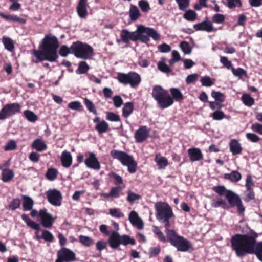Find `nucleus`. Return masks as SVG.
<instances>
[{
	"label": "nucleus",
	"mask_w": 262,
	"mask_h": 262,
	"mask_svg": "<svg viewBox=\"0 0 262 262\" xmlns=\"http://www.w3.org/2000/svg\"><path fill=\"white\" fill-rule=\"evenodd\" d=\"M231 248L237 256L242 257L247 254L255 253L262 262V242L256 244V241L251 235L236 234L231 239Z\"/></svg>",
	"instance_id": "obj_1"
},
{
	"label": "nucleus",
	"mask_w": 262,
	"mask_h": 262,
	"mask_svg": "<svg viewBox=\"0 0 262 262\" xmlns=\"http://www.w3.org/2000/svg\"><path fill=\"white\" fill-rule=\"evenodd\" d=\"M58 47L59 43L57 37L48 35L40 43L39 50H33L32 53L38 59V61L48 60L55 62L58 57L57 53Z\"/></svg>",
	"instance_id": "obj_2"
},
{
	"label": "nucleus",
	"mask_w": 262,
	"mask_h": 262,
	"mask_svg": "<svg viewBox=\"0 0 262 262\" xmlns=\"http://www.w3.org/2000/svg\"><path fill=\"white\" fill-rule=\"evenodd\" d=\"M166 233L169 242L171 245L177 248L178 251L185 252L191 249V242L177 234L173 230L166 229Z\"/></svg>",
	"instance_id": "obj_3"
},
{
	"label": "nucleus",
	"mask_w": 262,
	"mask_h": 262,
	"mask_svg": "<svg viewBox=\"0 0 262 262\" xmlns=\"http://www.w3.org/2000/svg\"><path fill=\"white\" fill-rule=\"evenodd\" d=\"M155 208L157 220L163 223L168 229L170 226L169 220L173 215L171 207L165 202H159L155 204Z\"/></svg>",
	"instance_id": "obj_4"
},
{
	"label": "nucleus",
	"mask_w": 262,
	"mask_h": 262,
	"mask_svg": "<svg viewBox=\"0 0 262 262\" xmlns=\"http://www.w3.org/2000/svg\"><path fill=\"white\" fill-rule=\"evenodd\" d=\"M110 154L114 159L119 161L123 165L127 166L129 172L134 173L136 171L137 163L132 156L117 150H111Z\"/></svg>",
	"instance_id": "obj_5"
},
{
	"label": "nucleus",
	"mask_w": 262,
	"mask_h": 262,
	"mask_svg": "<svg viewBox=\"0 0 262 262\" xmlns=\"http://www.w3.org/2000/svg\"><path fill=\"white\" fill-rule=\"evenodd\" d=\"M108 244L113 249H118L120 245H135V240L126 235H121L117 231H112L108 238Z\"/></svg>",
	"instance_id": "obj_6"
},
{
	"label": "nucleus",
	"mask_w": 262,
	"mask_h": 262,
	"mask_svg": "<svg viewBox=\"0 0 262 262\" xmlns=\"http://www.w3.org/2000/svg\"><path fill=\"white\" fill-rule=\"evenodd\" d=\"M71 49L76 57L83 59H89L93 55V49L90 46L79 41L74 42Z\"/></svg>",
	"instance_id": "obj_7"
},
{
	"label": "nucleus",
	"mask_w": 262,
	"mask_h": 262,
	"mask_svg": "<svg viewBox=\"0 0 262 262\" xmlns=\"http://www.w3.org/2000/svg\"><path fill=\"white\" fill-rule=\"evenodd\" d=\"M117 79L119 82L125 84H129L132 88H135L141 82L140 76L137 73L130 72L127 74L119 73Z\"/></svg>",
	"instance_id": "obj_8"
},
{
	"label": "nucleus",
	"mask_w": 262,
	"mask_h": 262,
	"mask_svg": "<svg viewBox=\"0 0 262 262\" xmlns=\"http://www.w3.org/2000/svg\"><path fill=\"white\" fill-rule=\"evenodd\" d=\"M21 106L18 103L6 104L0 111V120H4L7 117L20 113Z\"/></svg>",
	"instance_id": "obj_9"
},
{
	"label": "nucleus",
	"mask_w": 262,
	"mask_h": 262,
	"mask_svg": "<svg viewBox=\"0 0 262 262\" xmlns=\"http://www.w3.org/2000/svg\"><path fill=\"white\" fill-rule=\"evenodd\" d=\"M225 197L232 206L237 207L238 211L240 214L244 213L245 210V207L242 204L241 199L237 194L229 190L225 194Z\"/></svg>",
	"instance_id": "obj_10"
},
{
	"label": "nucleus",
	"mask_w": 262,
	"mask_h": 262,
	"mask_svg": "<svg viewBox=\"0 0 262 262\" xmlns=\"http://www.w3.org/2000/svg\"><path fill=\"white\" fill-rule=\"evenodd\" d=\"M47 199L49 203L55 206H59L61 204L62 194L56 189L49 190L46 192Z\"/></svg>",
	"instance_id": "obj_11"
},
{
	"label": "nucleus",
	"mask_w": 262,
	"mask_h": 262,
	"mask_svg": "<svg viewBox=\"0 0 262 262\" xmlns=\"http://www.w3.org/2000/svg\"><path fill=\"white\" fill-rule=\"evenodd\" d=\"M39 217L44 227L50 228L52 226L55 219L50 213L48 212L46 209L43 208L39 210Z\"/></svg>",
	"instance_id": "obj_12"
},
{
	"label": "nucleus",
	"mask_w": 262,
	"mask_h": 262,
	"mask_svg": "<svg viewBox=\"0 0 262 262\" xmlns=\"http://www.w3.org/2000/svg\"><path fill=\"white\" fill-rule=\"evenodd\" d=\"M57 257L64 262L73 261L76 259L75 254L70 249L63 248L57 253Z\"/></svg>",
	"instance_id": "obj_13"
},
{
	"label": "nucleus",
	"mask_w": 262,
	"mask_h": 262,
	"mask_svg": "<svg viewBox=\"0 0 262 262\" xmlns=\"http://www.w3.org/2000/svg\"><path fill=\"white\" fill-rule=\"evenodd\" d=\"M193 28L196 31H205L210 32L216 31L217 29L213 26L212 23L210 20H204L201 23L195 24Z\"/></svg>",
	"instance_id": "obj_14"
},
{
	"label": "nucleus",
	"mask_w": 262,
	"mask_h": 262,
	"mask_svg": "<svg viewBox=\"0 0 262 262\" xmlns=\"http://www.w3.org/2000/svg\"><path fill=\"white\" fill-rule=\"evenodd\" d=\"M9 164V162H8V163L0 166V169L2 170V180L5 182L11 181L14 177V172L12 170L7 168Z\"/></svg>",
	"instance_id": "obj_15"
},
{
	"label": "nucleus",
	"mask_w": 262,
	"mask_h": 262,
	"mask_svg": "<svg viewBox=\"0 0 262 262\" xmlns=\"http://www.w3.org/2000/svg\"><path fill=\"white\" fill-rule=\"evenodd\" d=\"M85 164L88 167L95 170L100 168V165L96 155L92 152L89 154V157L85 160Z\"/></svg>",
	"instance_id": "obj_16"
},
{
	"label": "nucleus",
	"mask_w": 262,
	"mask_h": 262,
	"mask_svg": "<svg viewBox=\"0 0 262 262\" xmlns=\"http://www.w3.org/2000/svg\"><path fill=\"white\" fill-rule=\"evenodd\" d=\"M158 107L162 109H164L172 105L173 103L172 98L167 92L164 96L161 97L157 101Z\"/></svg>",
	"instance_id": "obj_17"
},
{
	"label": "nucleus",
	"mask_w": 262,
	"mask_h": 262,
	"mask_svg": "<svg viewBox=\"0 0 262 262\" xmlns=\"http://www.w3.org/2000/svg\"><path fill=\"white\" fill-rule=\"evenodd\" d=\"M128 219L130 223L133 226H136L138 229H142L143 228V222L139 217L138 213L136 211H132L130 212L129 214Z\"/></svg>",
	"instance_id": "obj_18"
},
{
	"label": "nucleus",
	"mask_w": 262,
	"mask_h": 262,
	"mask_svg": "<svg viewBox=\"0 0 262 262\" xmlns=\"http://www.w3.org/2000/svg\"><path fill=\"white\" fill-rule=\"evenodd\" d=\"M121 40L124 42H127L129 40L137 41L138 37L137 36V32H129L126 29H123L120 33Z\"/></svg>",
	"instance_id": "obj_19"
},
{
	"label": "nucleus",
	"mask_w": 262,
	"mask_h": 262,
	"mask_svg": "<svg viewBox=\"0 0 262 262\" xmlns=\"http://www.w3.org/2000/svg\"><path fill=\"white\" fill-rule=\"evenodd\" d=\"M230 152L233 155L240 154L242 151V147L241 143L236 139L231 140L229 144Z\"/></svg>",
	"instance_id": "obj_20"
},
{
	"label": "nucleus",
	"mask_w": 262,
	"mask_h": 262,
	"mask_svg": "<svg viewBox=\"0 0 262 262\" xmlns=\"http://www.w3.org/2000/svg\"><path fill=\"white\" fill-rule=\"evenodd\" d=\"M87 0H79L77 7V12L78 16L81 18H84L88 15L86 8Z\"/></svg>",
	"instance_id": "obj_21"
},
{
	"label": "nucleus",
	"mask_w": 262,
	"mask_h": 262,
	"mask_svg": "<svg viewBox=\"0 0 262 262\" xmlns=\"http://www.w3.org/2000/svg\"><path fill=\"white\" fill-rule=\"evenodd\" d=\"M147 28L143 26H139L136 32H137V36L138 40H140L142 42L147 43L149 41V35L145 33Z\"/></svg>",
	"instance_id": "obj_22"
},
{
	"label": "nucleus",
	"mask_w": 262,
	"mask_h": 262,
	"mask_svg": "<svg viewBox=\"0 0 262 262\" xmlns=\"http://www.w3.org/2000/svg\"><path fill=\"white\" fill-rule=\"evenodd\" d=\"M190 159L192 161H198L203 159V155L201 150L198 148H192L188 150Z\"/></svg>",
	"instance_id": "obj_23"
},
{
	"label": "nucleus",
	"mask_w": 262,
	"mask_h": 262,
	"mask_svg": "<svg viewBox=\"0 0 262 262\" xmlns=\"http://www.w3.org/2000/svg\"><path fill=\"white\" fill-rule=\"evenodd\" d=\"M148 136V131L146 126L140 127L135 134L136 140L138 142L144 141Z\"/></svg>",
	"instance_id": "obj_24"
},
{
	"label": "nucleus",
	"mask_w": 262,
	"mask_h": 262,
	"mask_svg": "<svg viewBox=\"0 0 262 262\" xmlns=\"http://www.w3.org/2000/svg\"><path fill=\"white\" fill-rule=\"evenodd\" d=\"M61 161L63 167L68 168L72 163V157L71 153L67 150L62 152L61 155Z\"/></svg>",
	"instance_id": "obj_25"
},
{
	"label": "nucleus",
	"mask_w": 262,
	"mask_h": 262,
	"mask_svg": "<svg viewBox=\"0 0 262 262\" xmlns=\"http://www.w3.org/2000/svg\"><path fill=\"white\" fill-rule=\"evenodd\" d=\"M168 92L165 90H164L161 86L156 85L154 87L152 92V96L154 99L157 101L159 100L161 97L164 96V95L167 93Z\"/></svg>",
	"instance_id": "obj_26"
},
{
	"label": "nucleus",
	"mask_w": 262,
	"mask_h": 262,
	"mask_svg": "<svg viewBox=\"0 0 262 262\" xmlns=\"http://www.w3.org/2000/svg\"><path fill=\"white\" fill-rule=\"evenodd\" d=\"M32 147L37 151L41 152L47 148V145L42 140L37 139L33 142Z\"/></svg>",
	"instance_id": "obj_27"
},
{
	"label": "nucleus",
	"mask_w": 262,
	"mask_h": 262,
	"mask_svg": "<svg viewBox=\"0 0 262 262\" xmlns=\"http://www.w3.org/2000/svg\"><path fill=\"white\" fill-rule=\"evenodd\" d=\"M129 15L130 19L132 21H136L141 16L139 10L137 6L131 5L129 10Z\"/></svg>",
	"instance_id": "obj_28"
},
{
	"label": "nucleus",
	"mask_w": 262,
	"mask_h": 262,
	"mask_svg": "<svg viewBox=\"0 0 262 262\" xmlns=\"http://www.w3.org/2000/svg\"><path fill=\"white\" fill-rule=\"evenodd\" d=\"M226 179L229 180L232 182H236L241 180L242 178L241 174L237 171H232L230 173H226L224 175Z\"/></svg>",
	"instance_id": "obj_29"
},
{
	"label": "nucleus",
	"mask_w": 262,
	"mask_h": 262,
	"mask_svg": "<svg viewBox=\"0 0 262 262\" xmlns=\"http://www.w3.org/2000/svg\"><path fill=\"white\" fill-rule=\"evenodd\" d=\"M23 208L24 211L31 210L33 206L34 202L33 200L28 196L24 195L23 196Z\"/></svg>",
	"instance_id": "obj_30"
},
{
	"label": "nucleus",
	"mask_w": 262,
	"mask_h": 262,
	"mask_svg": "<svg viewBox=\"0 0 262 262\" xmlns=\"http://www.w3.org/2000/svg\"><path fill=\"white\" fill-rule=\"evenodd\" d=\"M21 217L22 220L26 223L27 226L37 231H39L40 230V227L39 225L32 221L30 218H29L27 216V215L23 214L21 215Z\"/></svg>",
	"instance_id": "obj_31"
},
{
	"label": "nucleus",
	"mask_w": 262,
	"mask_h": 262,
	"mask_svg": "<svg viewBox=\"0 0 262 262\" xmlns=\"http://www.w3.org/2000/svg\"><path fill=\"white\" fill-rule=\"evenodd\" d=\"M95 129L99 134H101L108 131L109 125L106 121H101L96 124Z\"/></svg>",
	"instance_id": "obj_32"
},
{
	"label": "nucleus",
	"mask_w": 262,
	"mask_h": 262,
	"mask_svg": "<svg viewBox=\"0 0 262 262\" xmlns=\"http://www.w3.org/2000/svg\"><path fill=\"white\" fill-rule=\"evenodd\" d=\"M134 110V105L132 102L125 103L122 108V115L125 118H128L132 113Z\"/></svg>",
	"instance_id": "obj_33"
},
{
	"label": "nucleus",
	"mask_w": 262,
	"mask_h": 262,
	"mask_svg": "<svg viewBox=\"0 0 262 262\" xmlns=\"http://www.w3.org/2000/svg\"><path fill=\"white\" fill-rule=\"evenodd\" d=\"M155 160L160 169H164L168 165L167 159L160 155H156Z\"/></svg>",
	"instance_id": "obj_34"
},
{
	"label": "nucleus",
	"mask_w": 262,
	"mask_h": 262,
	"mask_svg": "<svg viewBox=\"0 0 262 262\" xmlns=\"http://www.w3.org/2000/svg\"><path fill=\"white\" fill-rule=\"evenodd\" d=\"M2 42L6 50L9 51H12L14 48L13 41L9 37L3 36Z\"/></svg>",
	"instance_id": "obj_35"
},
{
	"label": "nucleus",
	"mask_w": 262,
	"mask_h": 262,
	"mask_svg": "<svg viewBox=\"0 0 262 262\" xmlns=\"http://www.w3.org/2000/svg\"><path fill=\"white\" fill-rule=\"evenodd\" d=\"M24 115L27 120L30 122H35L38 120L37 116L32 111L27 110L24 112Z\"/></svg>",
	"instance_id": "obj_36"
},
{
	"label": "nucleus",
	"mask_w": 262,
	"mask_h": 262,
	"mask_svg": "<svg viewBox=\"0 0 262 262\" xmlns=\"http://www.w3.org/2000/svg\"><path fill=\"white\" fill-rule=\"evenodd\" d=\"M196 13L192 10H186L183 15V17L189 21H194L196 19Z\"/></svg>",
	"instance_id": "obj_37"
},
{
	"label": "nucleus",
	"mask_w": 262,
	"mask_h": 262,
	"mask_svg": "<svg viewBox=\"0 0 262 262\" xmlns=\"http://www.w3.org/2000/svg\"><path fill=\"white\" fill-rule=\"evenodd\" d=\"M79 240L82 245L86 247H89L94 244V241L88 236L80 235Z\"/></svg>",
	"instance_id": "obj_38"
},
{
	"label": "nucleus",
	"mask_w": 262,
	"mask_h": 262,
	"mask_svg": "<svg viewBox=\"0 0 262 262\" xmlns=\"http://www.w3.org/2000/svg\"><path fill=\"white\" fill-rule=\"evenodd\" d=\"M141 198L139 194L135 193L130 190L127 191L126 200L131 204L134 203L136 201L140 200Z\"/></svg>",
	"instance_id": "obj_39"
},
{
	"label": "nucleus",
	"mask_w": 262,
	"mask_h": 262,
	"mask_svg": "<svg viewBox=\"0 0 262 262\" xmlns=\"http://www.w3.org/2000/svg\"><path fill=\"white\" fill-rule=\"evenodd\" d=\"M242 100L244 104L248 106H251L254 102V99L247 94H243L242 96Z\"/></svg>",
	"instance_id": "obj_40"
},
{
	"label": "nucleus",
	"mask_w": 262,
	"mask_h": 262,
	"mask_svg": "<svg viewBox=\"0 0 262 262\" xmlns=\"http://www.w3.org/2000/svg\"><path fill=\"white\" fill-rule=\"evenodd\" d=\"M145 33L149 35V37H151L155 40H158L160 39L159 34L153 28H147Z\"/></svg>",
	"instance_id": "obj_41"
},
{
	"label": "nucleus",
	"mask_w": 262,
	"mask_h": 262,
	"mask_svg": "<svg viewBox=\"0 0 262 262\" xmlns=\"http://www.w3.org/2000/svg\"><path fill=\"white\" fill-rule=\"evenodd\" d=\"M57 176V171L56 169L49 168L46 174V178L50 181H53L56 179Z\"/></svg>",
	"instance_id": "obj_42"
},
{
	"label": "nucleus",
	"mask_w": 262,
	"mask_h": 262,
	"mask_svg": "<svg viewBox=\"0 0 262 262\" xmlns=\"http://www.w3.org/2000/svg\"><path fill=\"white\" fill-rule=\"evenodd\" d=\"M89 67L85 61L81 62L78 66V68L76 72L78 74H83L85 73L89 70Z\"/></svg>",
	"instance_id": "obj_43"
},
{
	"label": "nucleus",
	"mask_w": 262,
	"mask_h": 262,
	"mask_svg": "<svg viewBox=\"0 0 262 262\" xmlns=\"http://www.w3.org/2000/svg\"><path fill=\"white\" fill-rule=\"evenodd\" d=\"M170 93L173 99L177 101L183 99V96L180 90L177 88L170 89Z\"/></svg>",
	"instance_id": "obj_44"
},
{
	"label": "nucleus",
	"mask_w": 262,
	"mask_h": 262,
	"mask_svg": "<svg viewBox=\"0 0 262 262\" xmlns=\"http://www.w3.org/2000/svg\"><path fill=\"white\" fill-rule=\"evenodd\" d=\"M211 96L219 103L223 102L225 100L224 95L220 92L212 91Z\"/></svg>",
	"instance_id": "obj_45"
},
{
	"label": "nucleus",
	"mask_w": 262,
	"mask_h": 262,
	"mask_svg": "<svg viewBox=\"0 0 262 262\" xmlns=\"http://www.w3.org/2000/svg\"><path fill=\"white\" fill-rule=\"evenodd\" d=\"M176 1L181 10H185L190 5V0H176Z\"/></svg>",
	"instance_id": "obj_46"
},
{
	"label": "nucleus",
	"mask_w": 262,
	"mask_h": 262,
	"mask_svg": "<svg viewBox=\"0 0 262 262\" xmlns=\"http://www.w3.org/2000/svg\"><path fill=\"white\" fill-rule=\"evenodd\" d=\"M180 47L182 52L185 54H189L191 52V48L189 43L186 41H182L180 45Z\"/></svg>",
	"instance_id": "obj_47"
},
{
	"label": "nucleus",
	"mask_w": 262,
	"mask_h": 262,
	"mask_svg": "<svg viewBox=\"0 0 262 262\" xmlns=\"http://www.w3.org/2000/svg\"><path fill=\"white\" fill-rule=\"evenodd\" d=\"M84 104L87 108V109L91 112H92L93 113L96 114L97 111L96 110L95 107L93 103V102L88 99V98H85L84 99Z\"/></svg>",
	"instance_id": "obj_48"
},
{
	"label": "nucleus",
	"mask_w": 262,
	"mask_h": 262,
	"mask_svg": "<svg viewBox=\"0 0 262 262\" xmlns=\"http://www.w3.org/2000/svg\"><path fill=\"white\" fill-rule=\"evenodd\" d=\"M106 119L112 122H119L120 121V116L118 114L113 112L106 113Z\"/></svg>",
	"instance_id": "obj_49"
},
{
	"label": "nucleus",
	"mask_w": 262,
	"mask_h": 262,
	"mask_svg": "<svg viewBox=\"0 0 262 262\" xmlns=\"http://www.w3.org/2000/svg\"><path fill=\"white\" fill-rule=\"evenodd\" d=\"M153 232L155 234H156L159 240L165 242H166V238L164 235V234L163 232L160 230V229L157 227V226H154L153 227Z\"/></svg>",
	"instance_id": "obj_50"
},
{
	"label": "nucleus",
	"mask_w": 262,
	"mask_h": 262,
	"mask_svg": "<svg viewBox=\"0 0 262 262\" xmlns=\"http://www.w3.org/2000/svg\"><path fill=\"white\" fill-rule=\"evenodd\" d=\"M139 6L143 12H148L150 10V6L147 1L140 0L138 2Z\"/></svg>",
	"instance_id": "obj_51"
},
{
	"label": "nucleus",
	"mask_w": 262,
	"mask_h": 262,
	"mask_svg": "<svg viewBox=\"0 0 262 262\" xmlns=\"http://www.w3.org/2000/svg\"><path fill=\"white\" fill-rule=\"evenodd\" d=\"M41 237L47 242H52L54 240L53 234L49 231L44 230L42 231Z\"/></svg>",
	"instance_id": "obj_52"
},
{
	"label": "nucleus",
	"mask_w": 262,
	"mask_h": 262,
	"mask_svg": "<svg viewBox=\"0 0 262 262\" xmlns=\"http://www.w3.org/2000/svg\"><path fill=\"white\" fill-rule=\"evenodd\" d=\"M20 205V200L19 199H14L8 206V208L12 210L19 208Z\"/></svg>",
	"instance_id": "obj_53"
},
{
	"label": "nucleus",
	"mask_w": 262,
	"mask_h": 262,
	"mask_svg": "<svg viewBox=\"0 0 262 262\" xmlns=\"http://www.w3.org/2000/svg\"><path fill=\"white\" fill-rule=\"evenodd\" d=\"M109 213L113 217L116 218H121L124 216L120 212L119 209L118 208H110L109 209Z\"/></svg>",
	"instance_id": "obj_54"
},
{
	"label": "nucleus",
	"mask_w": 262,
	"mask_h": 262,
	"mask_svg": "<svg viewBox=\"0 0 262 262\" xmlns=\"http://www.w3.org/2000/svg\"><path fill=\"white\" fill-rule=\"evenodd\" d=\"M211 206L214 208L222 206L225 208L226 206V202L225 200L220 199L217 200H213L211 203Z\"/></svg>",
	"instance_id": "obj_55"
},
{
	"label": "nucleus",
	"mask_w": 262,
	"mask_h": 262,
	"mask_svg": "<svg viewBox=\"0 0 262 262\" xmlns=\"http://www.w3.org/2000/svg\"><path fill=\"white\" fill-rule=\"evenodd\" d=\"M212 117L214 120H221L225 117V115L222 111L218 110L212 114Z\"/></svg>",
	"instance_id": "obj_56"
},
{
	"label": "nucleus",
	"mask_w": 262,
	"mask_h": 262,
	"mask_svg": "<svg viewBox=\"0 0 262 262\" xmlns=\"http://www.w3.org/2000/svg\"><path fill=\"white\" fill-rule=\"evenodd\" d=\"M220 62L228 69H232L233 68L231 62L229 61L226 57L221 56L220 57Z\"/></svg>",
	"instance_id": "obj_57"
},
{
	"label": "nucleus",
	"mask_w": 262,
	"mask_h": 262,
	"mask_svg": "<svg viewBox=\"0 0 262 262\" xmlns=\"http://www.w3.org/2000/svg\"><path fill=\"white\" fill-rule=\"evenodd\" d=\"M245 186L247 190H253L254 183L250 175H247L246 179Z\"/></svg>",
	"instance_id": "obj_58"
},
{
	"label": "nucleus",
	"mask_w": 262,
	"mask_h": 262,
	"mask_svg": "<svg viewBox=\"0 0 262 262\" xmlns=\"http://www.w3.org/2000/svg\"><path fill=\"white\" fill-rule=\"evenodd\" d=\"M70 53H72L71 47L69 48L66 46H62L61 47L59 51L60 56L66 57Z\"/></svg>",
	"instance_id": "obj_59"
},
{
	"label": "nucleus",
	"mask_w": 262,
	"mask_h": 262,
	"mask_svg": "<svg viewBox=\"0 0 262 262\" xmlns=\"http://www.w3.org/2000/svg\"><path fill=\"white\" fill-rule=\"evenodd\" d=\"M113 101L114 106L116 108H119L123 104V100L119 95H116L113 98Z\"/></svg>",
	"instance_id": "obj_60"
},
{
	"label": "nucleus",
	"mask_w": 262,
	"mask_h": 262,
	"mask_svg": "<svg viewBox=\"0 0 262 262\" xmlns=\"http://www.w3.org/2000/svg\"><path fill=\"white\" fill-rule=\"evenodd\" d=\"M225 16L221 14H215L212 16V21L217 24H221L225 21Z\"/></svg>",
	"instance_id": "obj_61"
},
{
	"label": "nucleus",
	"mask_w": 262,
	"mask_h": 262,
	"mask_svg": "<svg viewBox=\"0 0 262 262\" xmlns=\"http://www.w3.org/2000/svg\"><path fill=\"white\" fill-rule=\"evenodd\" d=\"M121 190L122 189L120 187H113L110 190V194H111L112 197L113 198H118L120 195V193Z\"/></svg>",
	"instance_id": "obj_62"
},
{
	"label": "nucleus",
	"mask_w": 262,
	"mask_h": 262,
	"mask_svg": "<svg viewBox=\"0 0 262 262\" xmlns=\"http://www.w3.org/2000/svg\"><path fill=\"white\" fill-rule=\"evenodd\" d=\"M158 68L160 71H161L164 73H168L170 72V68L163 61L159 62L158 63Z\"/></svg>",
	"instance_id": "obj_63"
},
{
	"label": "nucleus",
	"mask_w": 262,
	"mask_h": 262,
	"mask_svg": "<svg viewBox=\"0 0 262 262\" xmlns=\"http://www.w3.org/2000/svg\"><path fill=\"white\" fill-rule=\"evenodd\" d=\"M251 129L253 132L262 135V124L258 123H253L251 125Z\"/></svg>",
	"instance_id": "obj_64"
}]
</instances>
